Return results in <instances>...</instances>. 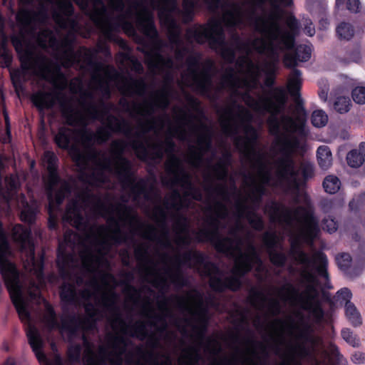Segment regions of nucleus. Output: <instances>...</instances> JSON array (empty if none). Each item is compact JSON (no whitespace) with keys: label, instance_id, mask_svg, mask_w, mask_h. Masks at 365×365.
<instances>
[{"label":"nucleus","instance_id":"f257e3e1","mask_svg":"<svg viewBox=\"0 0 365 365\" xmlns=\"http://www.w3.org/2000/svg\"><path fill=\"white\" fill-rule=\"evenodd\" d=\"M176 305L184 317L178 329L184 337L189 336L191 344L184 347L178 365H266V358L274 353L281 360L279 365H301L299 360L311 358L320 346L322 339L312 333L314 327L302 320L291 317L277 319L264 324L263 342L248 339L237 346L231 356L222 357L221 345L215 336L205 337L207 311L202 294L191 290L176 297Z\"/></svg>","mask_w":365,"mask_h":365},{"label":"nucleus","instance_id":"f03ea898","mask_svg":"<svg viewBox=\"0 0 365 365\" xmlns=\"http://www.w3.org/2000/svg\"><path fill=\"white\" fill-rule=\"evenodd\" d=\"M274 221L291 226L297 222L299 225L297 237L292 242L290 257L299 266V287L287 282L279 288H275L274 296L262 299V312L277 315L281 311L280 302L292 307L299 306L307 311L314 324L321 323L324 312L318 300V281L316 274L327 278V256L316 252L312 257L306 255L300 247V242L310 243L317 238L319 229L318 221L309 207H298L297 210L287 208L276 202H272L265 208Z\"/></svg>","mask_w":365,"mask_h":365},{"label":"nucleus","instance_id":"7ed1b4c3","mask_svg":"<svg viewBox=\"0 0 365 365\" xmlns=\"http://www.w3.org/2000/svg\"><path fill=\"white\" fill-rule=\"evenodd\" d=\"M173 120L169 116L163 115L160 116V135L165 132L166 138L164 142L160 140V144L165 148L168 139L173 141V138L187 141L188 143L195 142V145H190L188 153L186 156L187 162L193 168L206 166L208 178H217L221 181L213 190L206 189L208 196H240L236 187L228 189L222 185L227 178L228 169V160L225 158L218 161L215 165L210 161H205L207 153L211 150V130L199 116L192 115L185 108H175L173 113ZM175 145V144H173ZM175 148L173 154H174Z\"/></svg>","mask_w":365,"mask_h":365},{"label":"nucleus","instance_id":"20e7f679","mask_svg":"<svg viewBox=\"0 0 365 365\" xmlns=\"http://www.w3.org/2000/svg\"><path fill=\"white\" fill-rule=\"evenodd\" d=\"M56 156L50 151L45 152L43 163L48 172L46 190L48 200V226L54 229L57 224L58 207L70 190L68 182L58 178L56 170Z\"/></svg>","mask_w":365,"mask_h":365},{"label":"nucleus","instance_id":"39448f33","mask_svg":"<svg viewBox=\"0 0 365 365\" xmlns=\"http://www.w3.org/2000/svg\"><path fill=\"white\" fill-rule=\"evenodd\" d=\"M17 206L21 210V219L28 223H32L37 212V204L36 202L29 203L24 195L17 197Z\"/></svg>","mask_w":365,"mask_h":365},{"label":"nucleus","instance_id":"423d86ee","mask_svg":"<svg viewBox=\"0 0 365 365\" xmlns=\"http://www.w3.org/2000/svg\"><path fill=\"white\" fill-rule=\"evenodd\" d=\"M263 241L267 247L272 262L277 266L284 264L285 257L283 254L274 250L277 244V237L274 233L267 232L263 236Z\"/></svg>","mask_w":365,"mask_h":365},{"label":"nucleus","instance_id":"0eeeda50","mask_svg":"<svg viewBox=\"0 0 365 365\" xmlns=\"http://www.w3.org/2000/svg\"><path fill=\"white\" fill-rule=\"evenodd\" d=\"M317 158L318 164L322 170H327L331 166L332 155L328 146H319L317 150Z\"/></svg>","mask_w":365,"mask_h":365},{"label":"nucleus","instance_id":"6e6552de","mask_svg":"<svg viewBox=\"0 0 365 365\" xmlns=\"http://www.w3.org/2000/svg\"><path fill=\"white\" fill-rule=\"evenodd\" d=\"M301 83V72L297 69L293 70L289 78L288 89L290 95L297 103L299 101V91Z\"/></svg>","mask_w":365,"mask_h":365},{"label":"nucleus","instance_id":"1a4fd4ad","mask_svg":"<svg viewBox=\"0 0 365 365\" xmlns=\"http://www.w3.org/2000/svg\"><path fill=\"white\" fill-rule=\"evenodd\" d=\"M347 163L352 168H358L365 160V145H361L359 150L350 151L346 156Z\"/></svg>","mask_w":365,"mask_h":365},{"label":"nucleus","instance_id":"9d476101","mask_svg":"<svg viewBox=\"0 0 365 365\" xmlns=\"http://www.w3.org/2000/svg\"><path fill=\"white\" fill-rule=\"evenodd\" d=\"M345 314L346 318L353 326L359 327L362 324L361 314L354 304L346 303Z\"/></svg>","mask_w":365,"mask_h":365},{"label":"nucleus","instance_id":"9b49d317","mask_svg":"<svg viewBox=\"0 0 365 365\" xmlns=\"http://www.w3.org/2000/svg\"><path fill=\"white\" fill-rule=\"evenodd\" d=\"M324 190L329 194L337 192L341 187V181L339 178L334 175H327L323 181Z\"/></svg>","mask_w":365,"mask_h":365},{"label":"nucleus","instance_id":"f8f14e48","mask_svg":"<svg viewBox=\"0 0 365 365\" xmlns=\"http://www.w3.org/2000/svg\"><path fill=\"white\" fill-rule=\"evenodd\" d=\"M328 115L322 110H317L312 113V123L314 127L322 128L327 125Z\"/></svg>","mask_w":365,"mask_h":365},{"label":"nucleus","instance_id":"ddd939ff","mask_svg":"<svg viewBox=\"0 0 365 365\" xmlns=\"http://www.w3.org/2000/svg\"><path fill=\"white\" fill-rule=\"evenodd\" d=\"M351 106V102L349 97L339 96L334 103V109L340 113L348 112Z\"/></svg>","mask_w":365,"mask_h":365},{"label":"nucleus","instance_id":"4468645a","mask_svg":"<svg viewBox=\"0 0 365 365\" xmlns=\"http://www.w3.org/2000/svg\"><path fill=\"white\" fill-rule=\"evenodd\" d=\"M343 339L353 347H358L360 345V340L358 336L349 328L341 330Z\"/></svg>","mask_w":365,"mask_h":365},{"label":"nucleus","instance_id":"2eb2a0df","mask_svg":"<svg viewBox=\"0 0 365 365\" xmlns=\"http://www.w3.org/2000/svg\"><path fill=\"white\" fill-rule=\"evenodd\" d=\"M336 34L340 38L349 40L354 36V29L349 24L341 23L336 28Z\"/></svg>","mask_w":365,"mask_h":365},{"label":"nucleus","instance_id":"dca6fc26","mask_svg":"<svg viewBox=\"0 0 365 365\" xmlns=\"http://www.w3.org/2000/svg\"><path fill=\"white\" fill-rule=\"evenodd\" d=\"M336 261L339 267L341 270L346 272L351 264V258L349 254L341 253L336 257Z\"/></svg>","mask_w":365,"mask_h":365},{"label":"nucleus","instance_id":"f3484780","mask_svg":"<svg viewBox=\"0 0 365 365\" xmlns=\"http://www.w3.org/2000/svg\"><path fill=\"white\" fill-rule=\"evenodd\" d=\"M331 360L336 363L337 365H346L347 361L344 356L339 353L338 348L334 345L329 347Z\"/></svg>","mask_w":365,"mask_h":365},{"label":"nucleus","instance_id":"a211bd4d","mask_svg":"<svg viewBox=\"0 0 365 365\" xmlns=\"http://www.w3.org/2000/svg\"><path fill=\"white\" fill-rule=\"evenodd\" d=\"M351 95L355 103L358 104L365 103V86H356L353 89Z\"/></svg>","mask_w":365,"mask_h":365},{"label":"nucleus","instance_id":"6ab92c4d","mask_svg":"<svg viewBox=\"0 0 365 365\" xmlns=\"http://www.w3.org/2000/svg\"><path fill=\"white\" fill-rule=\"evenodd\" d=\"M126 294L128 300L130 302L133 306L138 307L139 305V298L140 297V294L137 289L132 287H127Z\"/></svg>","mask_w":365,"mask_h":365},{"label":"nucleus","instance_id":"aec40b11","mask_svg":"<svg viewBox=\"0 0 365 365\" xmlns=\"http://www.w3.org/2000/svg\"><path fill=\"white\" fill-rule=\"evenodd\" d=\"M351 296V292L349 289L343 288L337 292L336 300L340 302V303H344L346 305V303H351L350 299Z\"/></svg>","mask_w":365,"mask_h":365},{"label":"nucleus","instance_id":"412c9836","mask_svg":"<svg viewBox=\"0 0 365 365\" xmlns=\"http://www.w3.org/2000/svg\"><path fill=\"white\" fill-rule=\"evenodd\" d=\"M322 228L328 232L331 233L336 230V222L332 218H326L322 223Z\"/></svg>","mask_w":365,"mask_h":365},{"label":"nucleus","instance_id":"4be33fe9","mask_svg":"<svg viewBox=\"0 0 365 365\" xmlns=\"http://www.w3.org/2000/svg\"><path fill=\"white\" fill-rule=\"evenodd\" d=\"M351 360L356 364H364L365 363V354L360 351H356L351 355Z\"/></svg>","mask_w":365,"mask_h":365},{"label":"nucleus","instance_id":"5701e85b","mask_svg":"<svg viewBox=\"0 0 365 365\" xmlns=\"http://www.w3.org/2000/svg\"><path fill=\"white\" fill-rule=\"evenodd\" d=\"M303 24L304 33L309 36H313L315 34V29L313 26L312 22L309 19H306Z\"/></svg>","mask_w":365,"mask_h":365},{"label":"nucleus","instance_id":"b1692460","mask_svg":"<svg viewBox=\"0 0 365 365\" xmlns=\"http://www.w3.org/2000/svg\"><path fill=\"white\" fill-rule=\"evenodd\" d=\"M360 8V2L359 0H348L347 1V9L351 12H357L359 11Z\"/></svg>","mask_w":365,"mask_h":365},{"label":"nucleus","instance_id":"393cba45","mask_svg":"<svg viewBox=\"0 0 365 365\" xmlns=\"http://www.w3.org/2000/svg\"><path fill=\"white\" fill-rule=\"evenodd\" d=\"M81 348L79 346L71 347L69 350L70 356L73 360H78L80 359Z\"/></svg>","mask_w":365,"mask_h":365},{"label":"nucleus","instance_id":"a878e982","mask_svg":"<svg viewBox=\"0 0 365 365\" xmlns=\"http://www.w3.org/2000/svg\"><path fill=\"white\" fill-rule=\"evenodd\" d=\"M361 60V55L359 50L354 51L349 55L350 62L359 63Z\"/></svg>","mask_w":365,"mask_h":365},{"label":"nucleus","instance_id":"bb28decb","mask_svg":"<svg viewBox=\"0 0 365 365\" xmlns=\"http://www.w3.org/2000/svg\"><path fill=\"white\" fill-rule=\"evenodd\" d=\"M133 63V67H134V69L137 71V72H140L142 71L143 69V67H142V65L136 61H131Z\"/></svg>","mask_w":365,"mask_h":365},{"label":"nucleus","instance_id":"cd10ccee","mask_svg":"<svg viewBox=\"0 0 365 365\" xmlns=\"http://www.w3.org/2000/svg\"><path fill=\"white\" fill-rule=\"evenodd\" d=\"M4 117H5V121H6V132L8 134V140L9 139L10 136V130H9V117L6 113H4Z\"/></svg>","mask_w":365,"mask_h":365},{"label":"nucleus","instance_id":"c85d7f7f","mask_svg":"<svg viewBox=\"0 0 365 365\" xmlns=\"http://www.w3.org/2000/svg\"><path fill=\"white\" fill-rule=\"evenodd\" d=\"M46 365H63L60 358L56 357L53 362H46Z\"/></svg>","mask_w":365,"mask_h":365},{"label":"nucleus","instance_id":"c756f323","mask_svg":"<svg viewBox=\"0 0 365 365\" xmlns=\"http://www.w3.org/2000/svg\"><path fill=\"white\" fill-rule=\"evenodd\" d=\"M327 96H328V93H327V91L326 90H322L319 93V97L323 101H326L327 99Z\"/></svg>","mask_w":365,"mask_h":365},{"label":"nucleus","instance_id":"7c9ffc66","mask_svg":"<svg viewBox=\"0 0 365 365\" xmlns=\"http://www.w3.org/2000/svg\"><path fill=\"white\" fill-rule=\"evenodd\" d=\"M4 365H15V361L14 359H9Z\"/></svg>","mask_w":365,"mask_h":365},{"label":"nucleus","instance_id":"2f4dec72","mask_svg":"<svg viewBox=\"0 0 365 365\" xmlns=\"http://www.w3.org/2000/svg\"><path fill=\"white\" fill-rule=\"evenodd\" d=\"M343 1L344 0H336V6H339L340 4H341L343 3Z\"/></svg>","mask_w":365,"mask_h":365},{"label":"nucleus","instance_id":"473e14b6","mask_svg":"<svg viewBox=\"0 0 365 365\" xmlns=\"http://www.w3.org/2000/svg\"><path fill=\"white\" fill-rule=\"evenodd\" d=\"M3 166V159L2 157L0 155V168Z\"/></svg>","mask_w":365,"mask_h":365},{"label":"nucleus","instance_id":"72a5a7b5","mask_svg":"<svg viewBox=\"0 0 365 365\" xmlns=\"http://www.w3.org/2000/svg\"><path fill=\"white\" fill-rule=\"evenodd\" d=\"M322 23H326V24H327V20H322V21H321V24H322Z\"/></svg>","mask_w":365,"mask_h":365},{"label":"nucleus","instance_id":"f704fd0d","mask_svg":"<svg viewBox=\"0 0 365 365\" xmlns=\"http://www.w3.org/2000/svg\"><path fill=\"white\" fill-rule=\"evenodd\" d=\"M80 5L83 7L84 6V3L82 2L81 4H80Z\"/></svg>","mask_w":365,"mask_h":365},{"label":"nucleus","instance_id":"c9c22d12","mask_svg":"<svg viewBox=\"0 0 365 365\" xmlns=\"http://www.w3.org/2000/svg\"><path fill=\"white\" fill-rule=\"evenodd\" d=\"M3 141H4V143H6V142H7V140H6V138H4V139L3 140Z\"/></svg>","mask_w":365,"mask_h":365},{"label":"nucleus","instance_id":"e433bc0d","mask_svg":"<svg viewBox=\"0 0 365 365\" xmlns=\"http://www.w3.org/2000/svg\"><path fill=\"white\" fill-rule=\"evenodd\" d=\"M124 58L127 59V58H128V56H127V55H125V56H124Z\"/></svg>","mask_w":365,"mask_h":365},{"label":"nucleus","instance_id":"4c0bfd02","mask_svg":"<svg viewBox=\"0 0 365 365\" xmlns=\"http://www.w3.org/2000/svg\"><path fill=\"white\" fill-rule=\"evenodd\" d=\"M290 271L293 272V268L292 267H290Z\"/></svg>","mask_w":365,"mask_h":365},{"label":"nucleus","instance_id":"58836bf2","mask_svg":"<svg viewBox=\"0 0 365 365\" xmlns=\"http://www.w3.org/2000/svg\"><path fill=\"white\" fill-rule=\"evenodd\" d=\"M205 63H212L210 61H207Z\"/></svg>","mask_w":365,"mask_h":365},{"label":"nucleus","instance_id":"ea45409f","mask_svg":"<svg viewBox=\"0 0 365 365\" xmlns=\"http://www.w3.org/2000/svg\"><path fill=\"white\" fill-rule=\"evenodd\" d=\"M325 24H327L326 23H322V25L324 26V25H325Z\"/></svg>","mask_w":365,"mask_h":365}]
</instances>
